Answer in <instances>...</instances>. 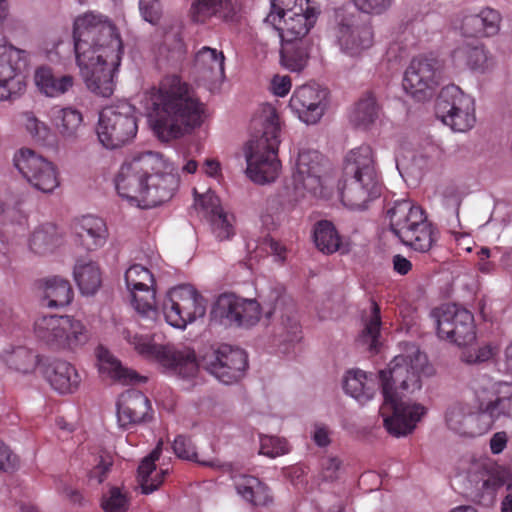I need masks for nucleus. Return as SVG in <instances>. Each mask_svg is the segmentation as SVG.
<instances>
[{
    "label": "nucleus",
    "mask_w": 512,
    "mask_h": 512,
    "mask_svg": "<svg viewBox=\"0 0 512 512\" xmlns=\"http://www.w3.org/2000/svg\"><path fill=\"white\" fill-rule=\"evenodd\" d=\"M391 231L416 251L427 252L432 247L433 228L420 206L409 200L396 201L387 211Z\"/></svg>",
    "instance_id": "7"
},
{
    "label": "nucleus",
    "mask_w": 512,
    "mask_h": 512,
    "mask_svg": "<svg viewBox=\"0 0 512 512\" xmlns=\"http://www.w3.org/2000/svg\"><path fill=\"white\" fill-rule=\"evenodd\" d=\"M34 334L38 340L54 349H75L89 339L85 325L70 316L38 317L34 322Z\"/></svg>",
    "instance_id": "9"
},
{
    "label": "nucleus",
    "mask_w": 512,
    "mask_h": 512,
    "mask_svg": "<svg viewBox=\"0 0 512 512\" xmlns=\"http://www.w3.org/2000/svg\"><path fill=\"white\" fill-rule=\"evenodd\" d=\"M136 109L126 101L103 108L99 114L97 136L108 149L122 147L137 134Z\"/></svg>",
    "instance_id": "8"
},
{
    "label": "nucleus",
    "mask_w": 512,
    "mask_h": 512,
    "mask_svg": "<svg viewBox=\"0 0 512 512\" xmlns=\"http://www.w3.org/2000/svg\"><path fill=\"white\" fill-rule=\"evenodd\" d=\"M173 451L178 458L190 461H196L206 466H213V461H201L194 444L189 437L178 435L172 445Z\"/></svg>",
    "instance_id": "50"
},
{
    "label": "nucleus",
    "mask_w": 512,
    "mask_h": 512,
    "mask_svg": "<svg viewBox=\"0 0 512 512\" xmlns=\"http://www.w3.org/2000/svg\"><path fill=\"white\" fill-rule=\"evenodd\" d=\"M379 107L372 93L366 94L355 105L350 114V121L356 127L366 128L378 117Z\"/></svg>",
    "instance_id": "45"
},
{
    "label": "nucleus",
    "mask_w": 512,
    "mask_h": 512,
    "mask_svg": "<svg viewBox=\"0 0 512 512\" xmlns=\"http://www.w3.org/2000/svg\"><path fill=\"white\" fill-rule=\"evenodd\" d=\"M201 204L205 209L211 210V227L215 237L221 241L230 239L234 235V227L228 215L219 207V199L214 194L207 193L202 196Z\"/></svg>",
    "instance_id": "39"
},
{
    "label": "nucleus",
    "mask_w": 512,
    "mask_h": 512,
    "mask_svg": "<svg viewBox=\"0 0 512 512\" xmlns=\"http://www.w3.org/2000/svg\"><path fill=\"white\" fill-rule=\"evenodd\" d=\"M328 92L317 85L297 87L289 101V107L306 124L317 123L324 114Z\"/></svg>",
    "instance_id": "26"
},
{
    "label": "nucleus",
    "mask_w": 512,
    "mask_h": 512,
    "mask_svg": "<svg viewBox=\"0 0 512 512\" xmlns=\"http://www.w3.org/2000/svg\"><path fill=\"white\" fill-rule=\"evenodd\" d=\"M125 282L132 293V305L143 317L155 319V279L152 273L140 264L130 266L125 273Z\"/></svg>",
    "instance_id": "25"
},
{
    "label": "nucleus",
    "mask_w": 512,
    "mask_h": 512,
    "mask_svg": "<svg viewBox=\"0 0 512 512\" xmlns=\"http://www.w3.org/2000/svg\"><path fill=\"white\" fill-rule=\"evenodd\" d=\"M161 443L145 457L138 467V480L144 494H149L157 490L163 483L168 473L167 469H157L155 462L159 459Z\"/></svg>",
    "instance_id": "35"
},
{
    "label": "nucleus",
    "mask_w": 512,
    "mask_h": 512,
    "mask_svg": "<svg viewBox=\"0 0 512 512\" xmlns=\"http://www.w3.org/2000/svg\"><path fill=\"white\" fill-rule=\"evenodd\" d=\"M112 466V461L101 458L100 462L91 470L90 478L101 484L107 478Z\"/></svg>",
    "instance_id": "60"
},
{
    "label": "nucleus",
    "mask_w": 512,
    "mask_h": 512,
    "mask_svg": "<svg viewBox=\"0 0 512 512\" xmlns=\"http://www.w3.org/2000/svg\"><path fill=\"white\" fill-rule=\"evenodd\" d=\"M202 365L220 382L231 384L243 377L248 359L244 350L224 344L206 354Z\"/></svg>",
    "instance_id": "20"
},
{
    "label": "nucleus",
    "mask_w": 512,
    "mask_h": 512,
    "mask_svg": "<svg viewBox=\"0 0 512 512\" xmlns=\"http://www.w3.org/2000/svg\"><path fill=\"white\" fill-rule=\"evenodd\" d=\"M17 457L11 452L8 446L0 440V470L8 471L15 469Z\"/></svg>",
    "instance_id": "59"
},
{
    "label": "nucleus",
    "mask_w": 512,
    "mask_h": 512,
    "mask_svg": "<svg viewBox=\"0 0 512 512\" xmlns=\"http://www.w3.org/2000/svg\"><path fill=\"white\" fill-rule=\"evenodd\" d=\"M222 2L223 0H196L190 9L191 19L197 23L205 22L219 11Z\"/></svg>",
    "instance_id": "51"
},
{
    "label": "nucleus",
    "mask_w": 512,
    "mask_h": 512,
    "mask_svg": "<svg viewBox=\"0 0 512 512\" xmlns=\"http://www.w3.org/2000/svg\"><path fill=\"white\" fill-rule=\"evenodd\" d=\"M101 507L104 512H126L129 507V498L118 487H111L102 495Z\"/></svg>",
    "instance_id": "48"
},
{
    "label": "nucleus",
    "mask_w": 512,
    "mask_h": 512,
    "mask_svg": "<svg viewBox=\"0 0 512 512\" xmlns=\"http://www.w3.org/2000/svg\"><path fill=\"white\" fill-rule=\"evenodd\" d=\"M13 161L17 170L35 189L51 193L59 186L54 164L35 151L22 148L15 153Z\"/></svg>",
    "instance_id": "19"
},
{
    "label": "nucleus",
    "mask_w": 512,
    "mask_h": 512,
    "mask_svg": "<svg viewBox=\"0 0 512 512\" xmlns=\"http://www.w3.org/2000/svg\"><path fill=\"white\" fill-rule=\"evenodd\" d=\"M356 8L365 14H381L384 12L390 0H353Z\"/></svg>",
    "instance_id": "56"
},
{
    "label": "nucleus",
    "mask_w": 512,
    "mask_h": 512,
    "mask_svg": "<svg viewBox=\"0 0 512 512\" xmlns=\"http://www.w3.org/2000/svg\"><path fill=\"white\" fill-rule=\"evenodd\" d=\"M34 80L39 91L47 97H58L68 92L74 85L71 75L56 76L49 67H39Z\"/></svg>",
    "instance_id": "36"
},
{
    "label": "nucleus",
    "mask_w": 512,
    "mask_h": 512,
    "mask_svg": "<svg viewBox=\"0 0 512 512\" xmlns=\"http://www.w3.org/2000/svg\"><path fill=\"white\" fill-rule=\"evenodd\" d=\"M381 328V315L380 307L375 302L371 303V314L368 319L365 320L364 329L358 337V341L368 346L369 350H377L378 337L380 335Z\"/></svg>",
    "instance_id": "46"
},
{
    "label": "nucleus",
    "mask_w": 512,
    "mask_h": 512,
    "mask_svg": "<svg viewBox=\"0 0 512 512\" xmlns=\"http://www.w3.org/2000/svg\"><path fill=\"white\" fill-rule=\"evenodd\" d=\"M469 493L479 502L490 504L505 483L503 473L488 459H473L466 470Z\"/></svg>",
    "instance_id": "22"
},
{
    "label": "nucleus",
    "mask_w": 512,
    "mask_h": 512,
    "mask_svg": "<svg viewBox=\"0 0 512 512\" xmlns=\"http://www.w3.org/2000/svg\"><path fill=\"white\" fill-rule=\"evenodd\" d=\"M26 50L11 44L0 45V100L15 101L26 91L24 70L28 66Z\"/></svg>",
    "instance_id": "15"
},
{
    "label": "nucleus",
    "mask_w": 512,
    "mask_h": 512,
    "mask_svg": "<svg viewBox=\"0 0 512 512\" xmlns=\"http://www.w3.org/2000/svg\"><path fill=\"white\" fill-rule=\"evenodd\" d=\"M310 48L309 40L282 41L281 65L291 72H301L308 64Z\"/></svg>",
    "instance_id": "37"
},
{
    "label": "nucleus",
    "mask_w": 512,
    "mask_h": 512,
    "mask_svg": "<svg viewBox=\"0 0 512 512\" xmlns=\"http://www.w3.org/2000/svg\"><path fill=\"white\" fill-rule=\"evenodd\" d=\"M341 464L342 462L337 457L325 458L322 461L323 477L326 480H335L338 477Z\"/></svg>",
    "instance_id": "58"
},
{
    "label": "nucleus",
    "mask_w": 512,
    "mask_h": 512,
    "mask_svg": "<svg viewBox=\"0 0 512 512\" xmlns=\"http://www.w3.org/2000/svg\"><path fill=\"white\" fill-rule=\"evenodd\" d=\"M74 280L83 295H94L102 285V272L97 262L79 259L74 266Z\"/></svg>",
    "instance_id": "38"
},
{
    "label": "nucleus",
    "mask_w": 512,
    "mask_h": 512,
    "mask_svg": "<svg viewBox=\"0 0 512 512\" xmlns=\"http://www.w3.org/2000/svg\"><path fill=\"white\" fill-rule=\"evenodd\" d=\"M260 454L275 458L289 452L285 439L274 436H260Z\"/></svg>",
    "instance_id": "52"
},
{
    "label": "nucleus",
    "mask_w": 512,
    "mask_h": 512,
    "mask_svg": "<svg viewBox=\"0 0 512 512\" xmlns=\"http://www.w3.org/2000/svg\"><path fill=\"white\" fill-rule=\"evenodd\" d=\"M507 434L505 432L495 433L490 440V450L497 455L503 452L507 445Z\"/></svg>",
    "instance_id": "62"
},
{
    "label": "nucleus",
    "mask_w": 512,
    "mask_h": 512,
    "mask_svg": "<svg viewBox=\"0 0 512 512\" xmlns=\"http://www.w3.org/2000/svg\"><path fill=\"white\" fill-rule=\"evenodd\" d=\"M426 365V355L413 347L408 354L395 356L387 369L379 371V385L383 395L379 412L384 427L392 436L401 437L412 433L426 414L423 405L403 401L399 392L420 389V376Z\"/></svg>",
    "instance_id": "2"
},
{
    "label": "nucleus",
    "mask_w": 512,
    "mask_h": 512,
    "mask_svg": "<svg viewBox=\"0 0 512 512\" xmlns=\"http://www.w3.org/2000/svg\"><path fill=\"white\" fill-rule=\"evenodd\" d=\"M393 269L399 275H407L412 270V263L401 254L393 256Z\"/></svg>",
    "instance_id": "61"
},
{
    "label": "nucleus",
    "mask_w": 512,
    "mask_h": 512,
    "mask_svg": "<svg viewBox=\"0 0 512 512\" xmlns=\"http://www.w3.org/2000/svg\"><path fill=\"white\" fill-rule=\"evenodd\" d=\"M158 165L160 162L151 156V151L124 162L115 179L119 196L143 208V204H146L147 177Z\"/></svg>",
    "instance_id": "10"
},
{
    "label": "nucleus",
    "mask_w": 512,
    "mask_h": 512,
    "mask_svg": "<svg viewBox=\"0 0 512 512\" xmlns=\"http://www.w3.org/2000/svg\"><path fill=\"white\" fill-rule=\"evenodd\" d=\"M163 313L168 324L184 329L206 313L204 297L189 284L169 290L163 303Z\"/></svg>",
    "instance_id": "13"
},
{
    "label": "nucleus",
    "mask_w": 512,
    "mask_h": 512,
    "mask_svg": "<svg viewBox=\"0 0 512 512\" xmlns=\"http://www.w3.org/2000/svg\"><path fill=\"white\" fill-rule=\"evenodd\" d=\"M41 373L50 386L60 394L75 392L81 382L76 368L61 359L46 360L41 363Z\"/></svg>",
    "instance_id": "28"
},
{
    "label": "nucleus",
    "mask_w": 512,
    "mask_h": 512,
    "mask_svg": "<svg viewBox=\"0 0 512 512\" xmlns=\"http://www.w3.org/2000/svg\"><path fill=\"white\" fill-rule=\"evenodd\" d=\"M344 174L346 178L339 190L341 201L347 208L363 210L381 195L382 185L370 146L363 145L349 152Z\"/></svg>",
    "instance_id": "5"
},
{
    "label": "nucleus",
    "mask_w": 512,
    "mask_h": 512,
    "mask_svg": "<svg viewBox=\"0 0 512 512\" xmlns=\"http://www.w3.org/2000/svg\"><path fill=\"white\" fill-rule=\"evenodd\" d=\"M130 342L141 356L158 362L183 378L194 377L198 372L199 364L193 350H175L168 345L156 344L151 337L143 335H134Z\"/></svg>",
    "instance_id": "11"
},
{
    "label": "nucleus",
    "mask_w": 512,
    "mask_h": 512,
    "mask_svg": "<svg viewBox=\"0 0 512 512\" xmlns=\"http://www.w3.org/2000/svg\"><path fill=\"white\" fill-rule=\"evenodd\" d=\"M73 39L76 63L87 88L110 97L123 55L117 27L108 17L88 12L75 19Z\"/></svg>",
    "instance_id": "1"
},
{
    "label": "nucleus",
    "mask_w": 512,
    "mask_h": 512,
    "mask_svg": "<svg viewBox=\"0 0 512 512\" xmlns=\"http://www.w3.org/2000/svg\"><path fill=\"white\" fill-rule=\"evenodd\" d=\"M224 54L210 47L201 48L195 56V66L199 72L212 79L224 77Z\"/></svg>",
    "instance_id": "42"
},
{
    "label": "nucleus",
    "mask_w": 512,
    "mask_h": 512,
    "mask_svg": "<svg viewBox=\"0 0 512 512\" xmlns=\"http://www.w3.org/2000/svg\"><path fill=\"white\" fill-rule=\"evenodd\" d=\"M441 77V64L435 58L416 57L407 67L403 88L418 101L426 99L438 86Z\"/></svg>",
    "instance_id": "24"
},
{
    "label": "nucleus",
    "mask_w": 512,
    "mask_h": 512,
    "mask_svg": "<svg viewBox=\"0 0 512 512\" xmlns=\"http://www.w3.org/2000/svg\"><path fill=\"white\" fill-rule=\"evenodd\" d=\"M314 442L320 447H326L330 443V433L325 426H316L314 435Z\"/></svg>",
    "instance_id": "63"
},
{
    "label": "nucleus",
    "mask_w": 512,
    "mask_h": 512,
    "mask_svg": "<svg viewBox=\"0 0 512 512\" xmlns=\"http://www.w3.org/2000/svg\"><path fill=\"white\" fill-rule=\"evenodd\" d=\"M335 37L344 54L350 57L361 56L374 44V31L370 18L360 14L343 17L335 28Z\"/></svg>",
    "instance_id": "17"
},
{
    "label": "nucleus",
    "mask_w": 512,
    "mask_h": 512,
    "mask_svg": "<svg viewBox=\"0 0 512 512\" xmlns=\"http://www.w3.org/2000/svg\"><path fill=\"white\" fill-rule=\"evenodd\" d=\"M154 115L151 126L159 140L182 137L203 122L204 104L178 75H167L149 91Z\"/></svg>",
    "instance_id": "3"
},
{
    "label": "nucleus",
    "mask_w": 512,
    "mask_h": 512,
    "mask_svg": "<svg viewBox=\"0 0 512 512\" xmlns=\"http://www.w3.org/2000/svg\"><path fill=\"white\" fill-rule=\"evenodd\" d=\"M313 238L316 247L325 254H332L340 248L341 238L331 221H318L314 225Z\"/></svg>",
    "instance_id": "44"
},
{
    "label": "nucleus",
    "mask_w": 512,
    "mask_h": 512,
    "mask_svg": "<svg viewBox=\"0 0 512 512\" xmlns=\"http://www.w3.org/2000/svg\"><path fill=\"white\" fill-rule=\"evenodd\" d=\"M475 400L481 414L491 420L512 416V385L507 382H495L483 376L472 383Z\"/></svg>",
    "instance_id": "16"
},
{
    "label": "nucleus",
    "mask_w": 512,
    "mask_h": 512,
    "mask_svg": "<svg viewBox=\"0 0 512 512\" xmlns=\"http://www.w3.org/2000/svg\"><path fill=\"white\" fill-rule=\"evenodd\" d=\"M99 372L115 381L123 384L145 382L146 377L137 372L124 368L108 349L99 346L96 349Z\"/></svg>",
    "instance_id": "32"
},
{
    "label": "nucleus",
    "mask_w": 512,
    "mask_h": 512,
    "mask_svg": "<svg viewBox=\"0 0 512 512\" xmlns=\"http://www.w3.org/2000/svg\"><path fill=\"white\" fill-rule=\"evenodd\" d=\"M151 156L160 162V165L147 177L146 204H143L145 209L170 200L180 183L178 168L172 162L156 152H151Z\"/></svg>",
    "instance_id": "23"
},
{
    "label": "nucleus",
    "mask_w": 512,
    "mask_h": 512,
    "mask_svg": "<svg viewBox=\"0 0 512 512\" xmlns=\"http://www.w3.org/2000/svg\"><path fill=\"white\" fill-rule=\"evenodd\" d=\"M430 317L436 325L440 339L464 346L476 337L473 314L456 304H443L434 308Z\"/></svg>",
    "instance_id": "14"
},
{
    "label": "nucleus",
    "mask_w": 512,
    "mask_h": 512,
    "mask_svg": "<svg viewBox=\"0 0 512 512\" xmlns=\"http://www.w3.org/2000/svg\"><path fill=\"white\" fill-rule=\"evenodd\" d=\"M22 118L26 127V130L30 133L33 138L38 140H44L48 134L46 125L38 120L33 112L22 113Z\"/></svg>",
    "instance_id": "54"
},
{
    "label": "nucleus",
    "mask_w": 512,
    "mask_h": 512,
    "mask_svg": "<svg viewBox=\"0 0 512 512\" xmlns=\"http://www.w3.org/2000/svg\"><path fill=\"white\" fill-rule=\"evenodd\" d=\"M251 125L254 134L247 146V173L256 183L272 182L281 167L278 159L281 122L276 108L269 103L262 104Z\"/></svg>",
    "instance_id": "4"
},
{
    "label": "nucleus",
    "mask_w": 512,
    "mask_h": 512,
    "mask_svg": "<svg viewBox=\"0 0 512 512\" xmlns=\"http://www.w3.org/2000/svg\"><path fill=\"white\" fill-rule=\"evenodd\" d=\"M435 111L436 116L455 132H466L476 122L474 99L454 84L441 89Z\"/></svg>",
    "instance_id": "12"
},
{
    "label": "nucleus",
    "mask_w": 512,
    "mask_h": 512,
    "mask_svg": "<svg viewBox=\"0 0 512 512\" xmlns=\"http://www.w3.org/2000/svg\"><path fill=\"white\" fill-rule=\"evenodd\" d=\"M183 25L179 19L172 18L165 20L164 26V44L168 49L177 53L184 51V42L182 39Z\"/></svg>",
    "instance_id": "49"
},
{
    "label": "nucleus",
    "mask_w": 512,
    "mask_h": 512,
    "mask_svg": "<svg viewBox=\"0 0 512 512\" xmlns=\"http://www.w3.org/2000/svg\"><path fill=\"white\" fill-rule=\"evenodd\" d=\"M212 314L224 325L250 327L260 320L261 308L254 299L224 293L217 298Z\"/></svg>",
    "instance_id": "21"
},
{
    "label": "nucleus",
    "mask_w": 512,
    "mask_h": 512,
    "mask_svg": "<svg viewBox=\"0 0 512 512\" xmlns=\"http://www.w3.org/2000/svg\"><path fill=\"white\" fill-rule=\"evenodd\" d=\"M1 357L11 369L21 373L33 372L42 363L36 353L24 346L15 347L11 351H4Z\"/></svg>",
    "instance_id": "43"
},
{
    "label": "nucleus",
    "mask_w": 512,
    "mask_h": 512,
    "mask_svg": "<svg viewBox=\"0 0 512 512\" xmlns=\"http://www.w3.org/2000/svg\"><path fill=\"white\" fill-rule=\"evenodd\" d=\"M453 63L457 67H467L471 70L483 72L490 65L488 56L482 44L463 43L456 47L451 54Z\"/></svg>",
    "instance_id": "34"
},
{
    "label": "nucleus",
    "mask_w": 512,
    "mask_h": 512,
    "mask_svg": "<svg viewBox=\"0 0 512 512\" xmlns=\"http://www.w3.org/2000/svg\"><path fill=\"white\" fill-rule=\"evenodd\" d=\"M152 406L141 391L129 389L123 392L117 402V417L121 427L147 422L152 418Z\"/></svg>",
    "instance_id": "27"
},
{
    "label": "nucleus",
    "mask_w": 512,
    "mask_h": 512,
    "mask_svg": "<svg viewBox=\"0 0 512 512\" xmlns=\"http://www.w3.org/2000/svg\"><path fill=\"white\" fill-rule=\"evenodd\" d=\"M292 87L291 78L288 75H275L270 83L272 93L278 97L286 96Z\"/></svg>",
    "instance_id": "57"
},
{
    "label": "nucleus",
    "mask_w": 512,
    "mask_h": 512,
    "mask_svg": "<svg viewBox=\"0 0 512 512\" xmlns=\"http://www.w3.org/2000/svg\"><path fill=\"white\" fill-rule=\"evenodd\" d=\"M54 226L45 225L36 229L29 241L30 249L36 254H45L55 244Z\"/></svg>",
    "instance_id": "47"
},
{
    "label": "nucleus",
    "mask_w": 512,
    "mask_h": 512,
    "mask_svg": "<svg viewBox=\"0 0 512 512\" xmlns=\"http://www.w3.org/2000/svg\"><path fill=\"white\" fill-rule=\"evenodd\" d=\"M378 386L372 373L367 374L360 369L349 370L343 383L344 391L362 404L374 397Z\"/></svg>",
    "instance_id": "33"
},
{
    "label": "nucleus",
    "mask_w": 512,
    "mask_h": 512,
    "mask_svg": "<svg viewBox=\"0 0 512 512\" xmlns=\"http://www.w3.org/2000/svg\"><path fill=\"white\" fill-rule=\"evenodd\" d=\"M468 414L467 407L462 403H454L446 411V422L450 429L461 432Z\"/></svg>",
    "instance_id": "53"
},
{
    "label": "nucleus",
    "mask_w": 512,
    "mask_h": 512,
    "mask_svg": "<svg viewBox=\"0 0 512 512\" xmlns=\"http://www.w3.org/2000/svg\"><path fill=\"white\" fill-rule=\"evenodd\" d=\"M233 485L237 494L252 506H268L273 502L269 487L256 476L235 475Z\"/></svg>",
    "instance_id": "31"
},
{
    "label": "nucleus",
    "mask_w": 512,
    "mask_h": 512,
    "mask_svg": "<svg viewBox=\"0 0 512 512\" xmlns=\"http://www.w3.org/2000/svg\"><path fill=\"white\" fill-rule=\"evenodd\" d=\"M318 15L314 0H272L265 22L279 31L282 41L308 40Z\"/></svg>",
    "instance_id": "6"
},
{
    "label": "nucleus",
    "mask_w": 512,
    "mask_h": 512,
    "mask_svg": "<svg viewBox=\"0 0 512 512\" xmlns=\"http://www.w3.org/2000/svg\"><path fill=\"white\" fill-rule=\"evenodd\" d=\"M475 352L476 359H478L481 363L493 358L498 353V348L492 344H486L482 347H479Z\"/></svg>",
    "instance_id": "64"
},
{
    "label": "nucleus",
    "mask_w": 512,
    "mask_h": 512,
    "mask_svg": "<svg viewBox=\"0 0 512 512\" xmlns=\"http://www.w3.org/2000/svg\"><path fill=\"white\" fill-rule=\"evenodd\" d=\"M323 160L322 154L317 150L299 151L292 175L296 196L304 197L306 194L319 198L326 196L322 179Z\"/></svg>",
    "instance_id": "18"
},
{
    "label": "nucleus",
    "mask_w": 512,
    "mask_h": 512,
    "mask_svg": "<svg viewBox=\"0 0 512 512\" xmlns=\"http://www.w3.org/2000/svg\"><path fill=\"white\" fill-rule=\"evenodd\" d=\"M139 8L145 21L156 25L161 18V6L158 0H140Z\"/></svg>",
    "instance_id": "55"
},
{
    "label": "nucleus",
    "mask_w": 512,
    "mask_h": 512,
    "mask_svg": "<svg viewBox=\"0 0 512 512\" xmlns=\"http://www.w3.org/2000/svg\"><path fill=\"white\" fill-rule=\"evenodd\" d=\"M501 15L498 11L485 8L479 14L463 17L460 30L465 37H492L500 30Z\"/></svg>",
    "instance_id": "29"
},
{
    "label": "nucleus",
    "mask_w": 512,
    "mask_h": 512,
    "mask_svg": "<svg viewBox=\"0 0 512 512\" xmlns=\"http://www.w3.org/2000/svg\"><path fill=\"white\" fill-rule=\"evenodd\" d=\"M52 120L59 134L70 139L77 137L82 126L83 116L80 111L71 107L55 108Z\"/></svg>",
    "instance_id": "41"
},
{
    "label": "nucleus",
    "mask_w": 512,
    "mask_h": 512,
    "mask_svg": "<svg viewBox=\"0 0 512 512\" xmlns=\"http://www.w3.org/2000/svg\"><path fill=\"white\" fill-rule=\"evenodd\" d=\"M73 298V290L68 280L52 277L46 280L44 287L45 305L58 308L68 305Z\"/></svg>",
    "instance_id": "40"
},
{
    "label": "nucleus",
    "mask_w": 512,
    "mask_h": 512,
    "mask_svg": "<svg viewBox=\"0 0 512 512\" xmlns=\"http://www.w3.org/2000/svg\"><path fill=\"white\" fill-rule=\"evenodd\" d=\"M76 241L86 250L94 251L107 240L108 230L103 219L96 216H83L75 224Z\"/></svg>",
    "instance_id": "30"
}]
</instances>
